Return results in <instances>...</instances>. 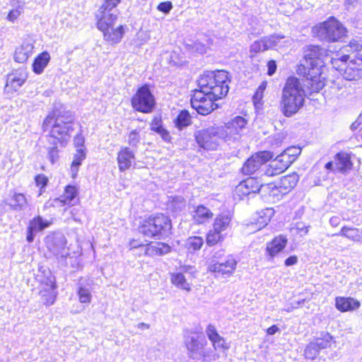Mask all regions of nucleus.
Wrapping results in <instances>:
<instances>
[{
	"label": "nucleus",
	"instance_id": "72a5a7b5",
	"mask_svg": "<svg viewBox=\"0 0 362 362\" xmlns=\"http://www.w3.org/2000/svg\"><path fill=\"white\" fill-rule=\"evenodd\" d=\"M152 131L159 134L165 141H170V136L169 132L163 127L162 121L160 118L155 117L151 123Z\"/></svg>",
	"mask_w": 362,
	"mask_h": 362
},
{
	"label": "nucleus",
	"instance_id": "4c0bfd02",
	"mask_svg": "<svg viewBox=\"0 0 362 362\" xmlns=\"http://www.w3.org/2000/svg\"><path fill=\"white\" fill-rule=\"evenodd\" d=\"M185 200L182 197H172L168 204V209L174 212L181 211L185 208Z\"/></svg>",
	"mask_w": 362,
	"mask_h": 362
},
{
	"label": "nucleus",
	"instance_id": "2f4dec72",
	"mask_svg": "<svg viewBox=\"0 0 362 362\" xmlns=\"http://www.w3.org/2000/svg\"><path fill=\"white\" fill-rule=\"evenodd\" d=\"M171 283L177 288L189 291L190 284L187 281L185 276L181 272L170 274Z\"/></svg>",
	"mask_w": 362,
	"mask_h": 362
},
{
	"label": "nucleus",
	"instance_id": "6ab92c4d",
	"mask_svg": "<svg viewBox=\"0 0 362 362\" xmlns=\"http://www.w3.org/2000/svg\"><path fill=\"white\" fill-rule=\"evenodd\" d=\"M255 223L247 224L249 230H259L264 228L269 222L271 217L274 215L272 209L267 208L261 212Z\"/></svg>",
	"mask_w": 362,
	"mask_h": 362
},
{
	"label": "nucleus",
	"instance_id": "338daca9",
	"mask_svg": "<svg viewBox=\"0 0 362 362\" xmlns=\"http://www.w3.org/2000/svg\"><path fill=\"white\" fill-rule=\"evenodd\" d=\"M298 262V257L296 255H292L285 260V265L287 267L296 264Z\"/></svg>",
	"mask_w": 362,
	"mask_h": 362
},
{
	"label": "nucleus",
	"instance_id": "bf43d9fd",
	"mask_svg": "<svg viewBox=\"0 0 362 362\" xmlns=\"http://www.w3.org/2000/svg\"><path fill=\"white\" fill-rule=\"evenodd\" d=\"M81 165V160H74L71 166V177L75 178L77 176L79 166Z\"/></svg>",
	"mask_w": 362,
	"mask_h": 362
},
{
	"label": "nucleus",
	"instance_id": "dca6fc26",
	"mask_svg": "<svg viewBox=\"0 0 362 362\" xmlns=\"http://www.w3.org/2000/svg\"><path fill=\"white\" fill-rule=\"evenodd\" d=\"M336 308L341 312L354 311L359 308L361 303L351 297H337L335 298Z\"/></svg>",
	"mask_w": 362,
	"mask_h": 362
},
{
	"label": "nucleus",
	"instance_id": "4be33fe9",
	"mask_svg": "<svg viewBox=\"0 0 362 362\" xmlns=\"http://www.w3.org/2000/svg\"><path fill=\"white\" fill-rule=\"evenodd\" d=\"M10 209L16 211H24L28 206V202L25 196L22 193H14L8 203Z\"/></svg>",
	"mask_w": 362,
	"mask_h": 362
},
{
	"label": "nucleus",
	"instance_id": "f8f14e48",
	"mask_svg": "<svg viewBox=\"0 0 362 362\" xmlns=\"http://www.w3.org/2000/svg\"><path fill=\"white\" fill-rule=\"evenodd\" d=\"M40 282L42 286L40 294L44 303L53 304L57 297L55 277L48 272V275L45 279H41Z\"/></svg>",
	"mask_w": 362,
	"mask_h": 362
},
{
	"label": "nucleus",
	"instance_id": "680f3d73",
	"mask_svg": "<svg viewBox=\"0 0 362 362\" xmlns=\"http://www.w3.org/2000/svg\"><path fill=\"white\" fill-rule=\"evenodd\" d=\"M267 74L269 76H272L276 70V62L274 60H270L267 63Z\"/></svg>",
	"mask_w": 362,
	"mask_h": 362
},
{
	"label": "nucleus",
	"instance_id": "603ef678",
	"mask_svg": "<svg viewBox=\"0 0 362 362\" xmlns=\"http://www.w3.org/2000/svg\"><path fill=\"white\" fill-rule=\"evenodd\" d=\"M206 334L209 339L211 341L219 335L214 325H209L206 329Z\"/></svg>",
	"mask_w": 362,
	"mask_h": 362
},
{
	"label": "nucleus",
	"instance_id": "bb28decb",
	"mask_svg": "<svg viewBox=\"0 0 362 362\" xmlns=\"http://www.w3.org/2000/svg\"><path fill=\"white\" fill-rule=\"evenodd\" d=\"M11 6L12 9L7 16V20L14 22L24 11L25 2L23 0H11Z\"/></svg>",
	"mask_w": 362,
	"mask_h": 362
},
{
	"label": "nucleus",
	"instance_id": "a18cd8bd",
	"mask_svg": "<svg viewBox=\"0 0 362 362\" xmlns=\"http://www.w3.org/2000/svg\"><path fill=\"white\" fill-rule=\"evenodd\" d=\"M79 300L82 303H89L92 299V295L89 288L80 286L78 290Z\"/></svg>",
	"mask_w": 362,
	"mask_h": 362
},
{
	"label": "nucleus",
	"instance_id": "052dcab7",
	"mask_svg": "<svg viewBox=\"0 0 362 362\" xmlns=\"http://www.w3.org/2000/svg\"><path fill=\"white\" fill-rule=\"evenodd\" d=\"M119 168L121 171L129 169L131 166L130 160H118Z\"/></svg>",
	"mask_w": 362,
	"mask_h": 362
},
{
	"label": "nucleus",
	"instance_id": "cd10ccee",
	"mask_svg": "<svg viewBox=\"0 0 362 362\" xmlns=\"http://www.w3.org/2000/svg\"><path fill=\"white\" fill-rule=\"evenodd\" d=\"M264 160H246L242 167V172L245 175H251L258 170L263 171Z\"/></svg>",
	"mask_w": 362,
	"mask_h": 362
},
{
	"label": "nucleus",
	"instance_id": "1a4fd4ad",
	"mask_svg": "<svg viewBox=\"0 0 362 362\" xmlns=\"http://www.w3.org/2000/svg\"><path fill=\"white\" fill-rule=\"evenodd\" d=\"M131 103L132 107L138 112L146 114L152 112L156 106V99L149 86L145 84L139 88L132 98Z\"/></svg>",
	"mask_w": 362,
	"mask_h": 362
},
{
	"label": "nucleus",
	"instance_id": "ddd939ff",
	"mask_svg": "<svg viewBox=\"0 0 362 362\" xmlns=\"http://www.w3.org/2000/svg\"><path fill=\"white\" fill-rule=\"evenodd\" d=\"M237 261L232 256H228L221 262L211 264L209 270L217 276H230L235 270Z\"/></svg>",
	"mask_w": 362,
	"mask_h": 362
},
{
	"label": "nucleus",
	"instance_id": "9b49d317",
	"mask_svg": "<svg viewBox=\"0 0 362 362\" xmlns=\"http://www.w3.org/2000/svg\"><path fill=\"white\" fill-rule=\"evenodd\" d=\"M272 189V192L275 194L276 189L270 185H259L258 182L252 178L249 177L239 183L235 187V194L243 199L250 194L253 193H265L267 192V189Z\"/></svg>",
	"mask_w": 362,
	"mask_h": 362
},
{
	"label": "nucleus",
	"instance_id": "58836bf2",
	"mask_svg": "<svg viewBox=\"0 0 362 362\" xmlns=\"http://www.w3.org/2000/svg\"><path fill=\"white\" fill-rule=\"evenodd\" d=\"M84 138L81 135H77L74 138V146L76 147V154L74 158H83L86 156V148H84Z\"/></svg>",
	"mask_w": 362,
	"mask_h": 362
},
{
	"label": "nucleus",
	"instance_id": "774afa93",
	"mask_svg": "<svg viewBox=\"0 0 362 362\" xmlns=\"http://www.w3.org/2000/svg\"><path fill=\"white\" fill-rule=\"evenodd\" d=\"M340 222H341V218L337 216H332L329 219V223H330L331 226L333 227L338 226L339 225Z\"/></svg>",
	"mask_w": 362,
	"mask_h": 362
},
{
	"label": "nucleus",
	"instance_id": "c85d7f7f",
	"mask_svg": "<svg viewBox=\"0 0 362 362\" xmlns=\"http://www.w3.org/2000/svg\"><path fill=\"white\" fill-rule=\"evenodd\" d=\"M336 235H341L354 242H362V231L356 228L344 226Z\"/></svg>",
	"mask_w": 362,
	"mask_h": 362
},
{
	"label": "nucleus",
	"instance_id": "13d9d810",
	"mask_svg": "<svg viewBox=\"0 0 362 362\" xmlns=\"http://www.w3.org/2000/svg\"><path fill=\"white\" fill-rule=\"evenodd\" d=\"M35 182L37 186H40L41 189L45 187L48 182L47 177L44 175H38L35 177Z\"/></svg>",
	"mask_w": 362,
	"mask_h": 362
},
{
	"label": "nucleus",
	"instance_id": "4d7b16f0",
	"mask_svg": "<svg viewBox=\"0 0 362 362\" xmlns=\"http://www.w3.org/2000/svg\"><path fill=\"white\" fill-rule=\"evenodd\" d=\"M134 156L133 152L128 148L121 150L118 153L117 158H134Z\"/></svg>",
	"mask_w": 362,
	"mask_h": 362
},
{
	"label": "nucleus",
	"instance_id": "de8ad7c7",
	"mask_svg": "<svg viewBox=\"0 0 362 362\" xmlns=\"http://www.w3.org/2000/svg\"><path fill=\"white\" fill-rule=\"evenodd\" d=\"M301 153V148L298 146H291L284 151L280 155L276 156L275 158L279 157L297 158Z\"/></svg>",
	"mask_w": 362,
	"mask_h": 362
},
{
	"label": "nucleus",
	"instance_id": "37998d69",
	"mask_svg": "<svg viewBox=\"0 0 362 362\" xmlns=\"http://www.w3.org/2000/svg\"><path fill=\"white\" fill-rule=\"evenodd\" d=\"M320 351L315 342L311 341L307 345L304 351V356L308 359L314 360L317 358Z\"/></svg>",
	"mask_w": 362,
	"mask_h": 362
},
{
	"label": "nucleus",
	"instance_id": "09e8293b",
	"mask_svg": "<svg viewBox=\"0 0 362 362\" xmlns=\"http://www.w3.org/2000/svg\"><path fill=\"white\" fill-rule=\"evenodd\" d=\"M214 349L215 350H226L229 347L227 345L226 340L220 334L211 341Z\"/></svg>",
	"mask_w": 362,
	"mask_h": 362
},
{
	"label": "nucleus",
	"instance_id": "2eb2a0df",
	"mask_svg": "<svg viewBox=\"0 0 362 362\" xmlns=\"http://www.w3.org/2000/svg\"><path fill=\"white\" fill-rule=\"evenodd\" d=\"M152 221L150 224L155 226V230H158V237L156 238H162L168 236L171 229V221L168 216L163 214H158L151 217Z\"/></svg>",
	"mask_w": 362,
	"mask_h": 362
},
{
	"label": "nucleus",
	"instance_id": "7c9ffc66",
	"mask_svg": "<svg viewBox=\"0 0 362 362\" xmlns=\"http://www.w3.org/2000/svg\"><path fill=\"white\" fill-rule=\"evenodd\" d=\"M77 195V190L75 187L69 185L65 188L64 194L60 198L55 199V202L61 203L64 205L74 204V201Z\"/></svg>",
	"mask_w": 362,
	"mask_h": 362
},
{
	"label": "nucleus",
	"instance_id": "9d476101",
	"mask_svg": "<svg viewBox=\"0 0 362 362\" xmlns=\"http://www.w3.org/2000/svg\"><path fill=\"white\" fill-rule=\"evenodd\" d=\"M326 57V50L320 46L310 45L305 51L304 56L305 64L303 66L312 71L313 74L320 75V69L324 66V58Z\"/></svg>",
	"mask_w": 362,
	"mask_h": 362
},
{
	"label": "nucleus",
	"instance_id": "b1692460",
	"mask_svg": "<svg viewBox=\"0 0 362 362\" xmlns=\"http://www.w3.org/2000/svg\"><path fill=\"white\" fill-rule=\"evenodd\" d=\"M213 216L214 214L209 209L204 205H199L194 211L193 219L197 224H203L209 222Z\"/></svg>",
	"mask_w": 362,
	"mask_h": 362
},
{
	"label": "nucleus",
	"instance_id": "f03ea898",
	"mask_svg": "<svg viewBox=\"0 0 362 362\" xmlns=\"http://www.w3.org/2000/svg\"><path fill=\"white\" fill-rule=\"evenodd\" d=\"M74 116L71 111L50 112L45 119L42 124L44 132L50 129L48 137L49 143L52 146L48 147L49 158H56L58 155V143L64 145L71 137V132L74 130Z\"/></svg>",
	"mask_w": 362,
	"mask_h": 362
},
{
	"label": "nucleus",
	"instance_id": "473e14b6",
	"mask_svg": "<svg viewBox=\"0 0 362 362\" xmlns=\"http://www.w3.org/2000/svg\"><path fill=\"white\" fill-rule=\"evenodd\" d=\"M152 218L151 217L148 218L147 220H144L142 223L139 227V231L144 236L147 238H157L158 237V230H155V226L151 223Z\"/></svg>",
	"mask_w": 362,
	"mask_h": 362
},
{
	"label": "nucleus",
	"instance_id": "412c9836",
	"mask_svg": "<svg viewBox=\"0 0 362 362\" xmlns=\"http://www.w3.org/2000/svg\"><path fill=\"white\" fill-rule=\"evenodd\" d=\"M49 249L58 258L64 259L69 255L68 250L66 248L65 238L62 235L54 238V245Z\"/></svg>",
	"mask_w": 362,
	"mask_h": 362
},
{
	"label": "nucleus",
	"instance_id": "ea45409f",
	"mask_svg": "<svg viewBox=\"0 0 362 362\" xmlns=\"http://www.w3.org/2000/svg\"><path fill=\"white\" fill-rule=\"evenodd\" d=\"M191 117L186 110H182L175 119V125L179 129H182L190 124Z\"/></svg>",
	"mask_w": 362,
	"mask_h": 362
},
{
	"label": "nucleus",
	"instance_id": "aec40b11",
	"mask_svg": "<svg viewBox=\"0 0 362 362\" xmlns=\"http://www.w3.org/2000/svg\"><path fill=\"white\" fill-rule=\"evenodd\" d=\"M287 238L284 235H279L274 238L267 244V252L268 255L273 257L281 252L286 245Z\"/></svg>",
	"mask_w": 362,
	"mask_h": 362
},
{
	"label": "nucleus",
	"instance_id": "39448f33",
	"mask_svg": "<svg viewBox=\"0 0 362 362\" xmlns=\"http://www.w3.org/2000/svg\"><path fill=\"white\" fill-rule=\"evenodd\" d=\"M184 343L189 358L202 362H211L216 359L214 351L206 348L207 341L202 336L189 333L185 336Z\"/></svg>",
	"mask_w": 362,
	"mask_h": 362
},
{
	"label": "nucleus",
	"instance_id": "e2e57ef3",
	"mask_svg": "<svg viewBox=\"0 0 362 362\" xmlns=\"http://www.w3.org/2000/svg\"><path fill=\"white\" fill-rule=\"evenodd\" d=\"M192 49L202 54L206 53V47H205V45L199 42L194 43L192 47Z\"/></svg>",
	"mask_w": 362,
	"mask_h": 362
},
{
	"label": "nucleus",
	"instance_id": "79ce46f5",
	"mask_svg": "<svg viewBox=\"0 0 362 362\" xmlns=\"http://www.w3.org/2000/svg\"><path fill=\"white\" fill-rule=\"evenodd\" d=\"M223 240L221 232L216 231L214 228L209 230L206 235V244L209 246H213Z\"/></svg>",
	"mask_w": 362,
	"mask_h": 362
},
{
	"label": "nucleus",
	"instance_id": "7ed1b4c3",
	"mask_svg": "<svg viewBox=\"0 0 362 362\" xmlns=\"http://www.w3.org/2000/svg\"><path fill=\"white\" fill-rule=\"evenodd\" d=\"M332 64L347 81L362 78V44L353 40L343 48V54L332 58Z\"/></svg>",
	"mask_w": 362,
	"mask_h": 362
},
{
	"label": "nucleus",
	"instance_id": "49530a36",
	"mask_svg": "<svg viewBox=\"0 0 362 362\" xmlns=\"http://www.w3.org/2000/svg\"><path fill=\"white\" fill-rule=\"evenodd\" d=\"M284 38V35H272L269 37H263L264 43L267 45V49H273L278 45L279 42Z\"/></svg>",
	"mask_w": 362,
	"mask_h": 362
},
{
	"label": "nucleus",
	"instance_id": "8fccbe9b",
	"mask_svg": "<svg viewBox=\"0 0 362 362\" xmlns=\"http://www.w3.org/2000/svg\"><path fill=\"white\" fill-rule=\"evenodd\" d=\"M267 45L264 43L263 38L259 40L254 42L250 46V51L252 52L257 53L267 50Z\"/></svg>",
	"mask_w": 362,
	"mask_h": 362
},
{
	"label": "nucleus",
	"instance_id": "6e6552de",
	"mask_svg": "<svg viewBox=\"0 0 362 362\" xmlns=\"http://www.w3.org/2000/svg\"><path fill=\"white\" fill-rule=\"evenodd\" d=\"M225 131L223 127H210L196 133V140L200 147L206 150H215L223 140Z\"/></svg>",
	"mask_w": 362,
	"mask_h": 362
},
{
	"label": "nucleus",
	"instance_id": "393cba45",
	"mask_svg": "<svg viewBox=\"0 0 362 362\" xmlns=\"http://www.w3.org/2000/svg\"><path fill=\"white\" fill-rule=\"evenodd\" d=\"M33 45L30 42H24L16 49L14 59L18 63H24L28 60L33 51Z\"/></svg>",
	"mask_w": 362,
	"mask_h": 362
},
{
	"label": "nucleus",
	"instance_id": "864d4df0",
	"mask_svg": "<svg viewBox=\"0 0 362 362\" xmlns=\"http://www.w3.org/2000/svg\"><path fill=\"white\" fill-rule=\"evenodd\" d=\"M140 140L139 132L134 129L132 130L129 134V143L132 146H136Z\"/></svg>",
	"mask_w": 362,
	"mask_h": 362
},
{
	"label": "nucleus",
	"instance_id": "423d86ee",
	"mask_svg": "<svg viewBox=\"0 0 362 362\" xmlns=\"http://www.w3.org/2000/svg\"><path fill=\"white\" fill-rule=\"evenodd\" d=\"M313 33L320 40L335 42L344 37L347 30L340 21L334 17H330L313 27Z\"/></svg>",
	"mask_w": 362,
	"mask_h": 362
},
{
	"label": "nucleus",
	"instance_id": "c9c22d12",
	"mask_svg": "<svg viewBox=\"0 0 362 362\" xmlns=\"http://www.w3.org/2000/svg\"><path fill=\"white\" fill-rule=\"evenodd\" d=\"M170 251V247L163 243H156L153 245H150L146 248V253H150L155 255H163Z\"/></svg>",
	"mask_w": 362,
	"mask_h": 362
},
{
	"label": "nucleus",
	"instance_id": "f3484780",
	"mask_svg": "<svg viewBox=\"0 0 362 362\" xmlns=\"http://www.w3.org/2000/svg\"><path fill=\"white\" fill-rule=\"evenodd\" d=\"M27 78L28 74L25 70H16L15 72L8 75L6 86H11L14 91H16L23 85Z\"/></svg>",
	"mask_w": 362,
	"mask_h": 362
},
{
	"label": "nucleus",
	"instance_id": "c756f323",
	"mask_svg": "<svg viewBox=\"0 0 362 362\" xmlns=\"http://www.w3.org/2000/svg\"><path fill=\"white\" fill-rule=\"evenodd\" d=\"M50 59V56L48 52H43L40 54L34 60L33 64V71L37 74H41L44 69L47 65Z\"/></svg>",
	"mask_w": 362,
	"mask_h": 362
},
{
	"label": "nucleus",
	"instance_id": "5fc2aeb1",
	"mask_svg": "<svg viewBox=\"0 0 362 362\" xmlns=\"http://www.w3.org/2000/svg\"><path fill=\"white\" fill-rule=\"evenodd\" d=\"M309 228L310 226H307L302 222H298L296 226V229L300 236H303L308 234Z\"/></svg>",
	"mask_w": 362,
	"mask_h": 362
},
{
	"label": "nucleus",
	"instance_id": "20e7f679",
	"mask_svg": "<svg viewBox=\"0 0 362 362\" xmlns=\"http://www.w3.org/2000/svg\"><path fill=\"white\" fill-rule=\"evenodd\" d=\"M305 90L298 78L289 77L283 89L281 110L286 117L295 115L304 105Z\"/></svg>",
	"mask_w": 362,
	"mask_h": 362
},
{
	"label": "nucleus",
	"instance_id": "a878e982",
	"mask_svg": "<svg viewBox=\"0 0 362 362\" xmlns=\"http://www.w3.org/2000/svg\"><path fill=\"white\" fill-rule=\"evenodd\" d=\"M103 33L104 38L112 44L119 43L124 35L123 26L119 25L117 28L113 29L112 27L107 28Z\"/></svg>",
	"mask_w": 362,
	"mask_h": 362
},
{
	"label": "nucleus",
	"instance_id": "4468645a",
	"mask_svg": "<svg viewBox=\"0 0 362 362\" xmlns=\"http://www.w3.org/2000/svg\"><path fill=\"white\" fill-rule=\"evenodd\" d=\"M292 163L289 160H264V174L268 176H274L285 171Z\"/></svg>",
	"mask_w": 362,
	"mask_h": 362
},
{
	"label": "nucleus",
	"instance_id": "a19ab883",
	"mask_svg": "<svg viewBox=\"0 0 362 362\" xmlns=\"http://www.w3.org/2000/svg\"><path fill=\"white\" fill-rule=\"evenodd\" d=\"M49 225V223L48 222L44 221L42 218L39 216L30 221L28 227H30V230L38 231L45 229L48 227Z\"/></svg>",
	"mask_w": 362,
	"mask_h": 362
},
{
	"label": "nucleus",
	"instance_id": "0eeeda50",
	"mask_svg": "<svg viewBox=\"0 0 362 362\" xmlns=\"http://www.w3.org/2000/svg\"><path fill=\"white\" fill-rule=\"evenodd\" d=\"M121 0H105L96 13L97 26L100 30L114 25L119 14L117 5Z\"/></svg>",
	"mask_w": 362,
	"mask_h": 362
},
{
	"label": "nucleus",
	"instance_id": "5701e85b",
	"mask_svg": "<svg viewBox=\"0 0 362 362\" xmlns=\"http://www.w3.org/2000/svg\"><path fill=\"white\" fill-rule=\"evenodd\" d=\"M351 160H333L325 165V168L334 172L346 173L352 168Z\"/></svg>",
	"mask_w": 362,
	"mask_h": 362
},
{
	"label": "nucleus",
	"instance_id": "69168bd1",
	"mask_svg": "<svg viewBox=\"0 0 362 362\" xmlns=\"http://www.w3.org/2000/svg\"><path fill=\"white\" fill-rule=\"evenodd\" d=\"M263 94H264L263 91H260L258 90H256V92L254 94L253 98H252L255 105H257L259 103H260L261 100L263 98Z\"/></svg>",
	"mask_w": 362,
	"mask_h": 362
},
{
	"label": "nucleus",
	"instance_id": "0e129e2a",
	"mask_svg": "<svg viewBox=\"0 0 362 362\" xmlns=\"http://www.w3.org/2000/svg\"><path fill=\"white\" fill-rule=\"evenodd\" d=\"M357 4L358 0H344V6L348 11L354 8Z\"/></svg>",
	"mask_w": 362,
	"mask_h": 362
},
{
	"label": "nucleus",
	"instance_id": "f704fd0d",
	"mask_svg": "<svg viewBox=\"0 0 362 362\" xmlns=\"http://www.w3.org/2000/svg\"><path fill=\"white\" fill-rule=\"evenodd\" d=\"M231 217L229 214H220L214 220V228L216 231L226 230L230 224Z\"/></svg>",
	"mask_w": 362,
	"mask_h": 362
},
{
	"label": "nucleus",
	"instance_id": "a211bd4d",
	"mask_svg": "<svg viewBox=\"0 0 362 362\" xmlns=\"http://www.w3.org/2000/svg\"><path fill=\"white\" fill-rule=\"evenodd\" d=\"M297 181V177L295 175H290L281 177L279 181V186L269 184L274 187L276 189V191H275V194H274L272 192V189H267V192H269V196L274 197L276 195L277 192H281L280 189H284L285 191H290L296 185Z\"/></svg>",
	"mask_w": 362,
	"mask_h": 362
},
{
	"label": "nucleus",
	"instance_id": "c03bdc74",
	"mask_svg": "<svg viewBox=\"0 0 362 362\" xmlns=\"http://www.w3.org/2000/svg\"><path fill=\"white\" fill-rule=\"evenodd\" d=\"M332 337L329 334H327L322 338H317L315 341V344L320 351L331 346Z\"/></svg>",
	"mask_w": 362,
	"mask_h": 362
},
{
	"label": "nucleus",
	"instance_id": "f257e3e1",
	"mask_svg": "<svg viewBox=\"0 0 362 362\" xmlns=\"http://www.w3.org/2000/svg\"><path fill=\"white\" fill-rule=\"evenodd\" d=\"M230 83L228 73L223 70L207 71L198 79L199 90H195L191 98V105L199 114L206 115L216 109L214 101L226 96Z\"/></svg>",
	"mask_w": 362,
	"mask_h": 362
},
{
	"label": "nucleus",
	"instance_id": "6e6d98bb",
	"mask_svg": "<svg viewBox=\"0 0 362 362\" xmlns=\"http://www.w3.org/2000/svg\"><path fill=\"white\" fill-rule=\"evenodd\" d=\"M173 8V4L170 1H165L160 3L157 7L158 10L164 13H168Z\"/></svg>",
	"mask_w": 362,
	"mask_h": 362
},
{
	"label": "nucleus",
	"instance_id": "e433bc0d",
	"mask_svg": "<svg viewBox=\"0 0 362 362\" xmlns=\"http://www.w3.org/2000/svg\"><path fill=\"white\" fill-rule=\"evenodd\" d=\"M204 244V240L199 236L189 237L185 242V247L190 252L199 250Z\"/></svg>",
	"mask_w": 362,
	"mask_h": 362
},
{
	"label": "nucleus",
	"instance_id": "3c124183",
	"mask_svg": "<svg viewBox=\"0 0 362 362\" xmlns=\"http://www.w3.org/2000/svg\"><path fill=\"white\" fill-rule=\"evenodd\" d=\"M246 124H247L246 119L240 116H238V117H235L232 121V126L237 131H238V129H239L240 130L243 128H244Z\"/></svg>",
	"mask_w": 362,
	"mask_h": 362
}]
</instances>
